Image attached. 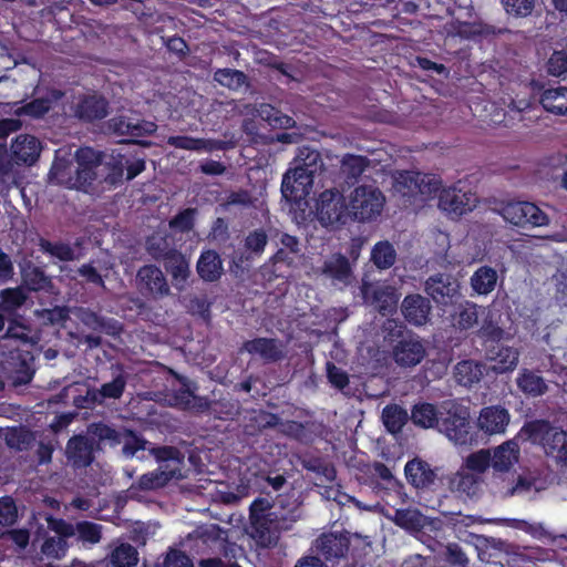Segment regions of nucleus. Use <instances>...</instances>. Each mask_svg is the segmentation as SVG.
<instances>
[{
    "label": "nucleus",
    "instance_id": "obj_1",
    "mask_svg": "<svg viewBox=\"0 0 567 567\" xmlns=\"http://www.w3.org/2000/svg\"><path fill=\"white\" fill-rule=\"evenodd\" d=\"M286 497L278 496L275 502L266 497H257L249 506V518L255 534L264 539L272 529L286 528V522L296 518L298 505L287 508Z\"/></svg>",
    "mask_w": 567,
    "mask_h": 567
},
{
    "label": "nucleus",
    "instance_id": "obj_2",
    "mask_svg": "<svg viewBox=\"0 0 567 567\" xmlns=\"http://www.w3.org/2000/svg\"><path fill=\"white\" fill-rule=\"evenodd\" d=\"M28 295L22 287L6 288L0 291V311L10 319V327L7 328L3 337L19 340L23 344L34 348L39 338L31 336V329L25 323L23 312Z\"/></svg>",
    "mask_w": 567,
    "mask_h": 567
},
{
    "label": "nucleus",
    "instance_id": "obj_3",
    "mask_svg": "<svg viewBox=\"0 0 567 567\" xmlns=\"http://www.w3.org/2000/svg\"><path fill=\"white\" fill-rule=\"evenodd\" d=\"M388 331V339H399L392 348L394 362L402 368H413L420 364L426 355V349L419 336L413 332H405V326L395 320H388L384 324Z\"/></svg>",
    "mask_w": 567,
    "mask_h": 567
},
{
    "label": "nucleus",
    "instance_id": "obj_4",
    "mask_svg": "<svg viewBox=\"0 0 567 567\" xmlns=\"http://www.w3.org/2000/svg\"><path fill=\"white\" fill-rule=\"evenodd\" d=\"M520 432L533 443L540 444L548 456L567 465V432L543 419L526 422Z\"/></svg>",
    "mask_w": 567,
    "mask_h": 567
},
{
    "label": "nucleus",
    "instance_id": "obj_5",
    "mask_svg": "<svg viewBox=\"0 0 567 567\" xmlns=\"http://www.w3.org/2000/svg\"><path fill=\"white\" fill-rule=\"evenodd\" d=\"M384 205L385 196L378 186L359 185L348 198L350 221H373L381 215Z\"/></svg>",
    "mask_w": 567,
    "mask_h": 567
},
{
    "label": "nucleus",
    "instance_id": "obj_6",
    "mask_svg": "<svg viewBox=\"0 0 567 567\" xmlns=\"http://www.w3.org/2000/svg\"><path fill=\"white\" fill-rule=\"evenodd\" d=\"M269 238L264 228L249 231L243 241V247L234 249L230 255V270L236 276L249 272L254 262L260 259L268 245Z\"/></svg>",
    "mask_w": 567,
    "mask_h": 567
},
{
    "label": "nucleus",
    "instance_id": "obj_7",
    "mask_svg": "<svg viewBox=\"0 0 567 567\" xmlns=\"http://www.w3.org/2000/svg\"><path fill=\"white\" fill-rule=\"evenodd\" d=\"M35 357L32 350L11 349L2 352L0 358V371L14 386L29 384L35 373Z\"/></svg>",
    "mask_w": 567,
    "mask_h": 567
},
{
    "label": "nucleus",
    "instance_id": "obj_8",
    "mask_svg": "<svg viewBox=\"0 0 567 567\" xmlns=\"http://www.w3.org/2000/svg\"><path fill=\"white\" fill-rule=\"evenodd\" d=\"M256 421L261 429H271L280 425V431L286 436L303 444L312 443L320 434V425L313 421L299 422L287 420L281 422L280 417L271 412L260 411Z\"/></svg>",
    "mask_w": 567,
    "mask_h": 567
},
{
    "label": "nucleus",
    "instance_id": "obj_9",
    "mask_svg": "<svg viewBox=\"0 0 567 567\" xmlns=\"http://www.w3.org/2000/svg\"><path fill=\"white\" fill-rule=\"evenodd\" d=\"M443 409L444 412H440V422L436 427L451 441L465 444L470 434L468 410L456 402H447Z\"/></svg>",
    "mask_w": 567,
    "mask_h": 567
},
{
    "label": "nucleus",
    "instance_id": "obj_10",
    "mask_svg": "<svg viewBox=\"0 0 567 567\" xmlns=\"http://www.w3.org/2000/svg\"><path fill=\"white\" fill-rule=\"evenodd\" d=\"M316 210L323 226L347 225L350 221L348 200L338 189H326L317 199Z\"/></svg>",
    "mask_w": 567,
    "mask_h": 567
},
{
    "label": "nucleus",
    "instance_id": "obj_11",
    "mask_svg": "<svg viewBox=\"0 0 567 567\" xmlns=\"http://www.w3.org/2000/svg\"><path fill=\"white\" fill-rule=\"evenodd\" d=\"M499 213L507 223L522 228L540 227L548 224V216L530 202L505 203Z\"/></svg>",
    "mask_w": 567,
    "mask_h": 567
},
{
    "label": "nucleus",
    "instance_id": "obj_12",
    "mask_svg": "<svg viewBox=\"0 0 567 567\" xmlns=\"http://www.w3.org/2000/svg\"><path fill=\"white\" fill-rule=\"evenodd\" d=\"M313 183L315 178L308 168L296 166L288 169L281 182L282 197L291 204H300L308 196Z\"/></svg>",
    "mask_w": 567,
    "mask_h": 567
},
{
    "label": "nucleus",
    "instance_id": "obj_13",
    "mask_svg": "<svg viewBox=\"0 0 567 567\" xmlns=\"http://www.w3.org/2000/svg\"><path fill=\"white\" fill-rule=\"evenodd\" d=\"M99 449L100 444L94 437L75 434L66 443L65 456L74 470H82L92 465Z\"/></svg>",
    "mask_w": 567,
    "mask_h": 567
},
{
    "label": "nucleus",
    "instance_id": "obj_14",
    "mask_svg": "<svg viewBox=\"0 0 567 567\" xmlns=\"http://www.w3.org/2000/svg\"><path fill=\"white\" fill-rule=\"evenodd\" d=\"M476 196L457 186L443 188L439 194V208L452 218H458L475 207Z\"/></svg>",
    "mask_w": 567,
    "mask_h": 567
},
{
    "label": "nucleus",
    "instance_id": "obj_15",
    "mask_svg": "<svg viewBox=\"0 0 567 567\" xmlns=\"http://www.w3.org/2000/svg\"><path fill=\"white\" fill-rule=\"evenodd\" d=\"M136 286L145 298L159 299L169 293L167 279L155 265H144L137 270Z\"/></svg>",
    "mask_w": 567,
    "mask_h": 567
},
{
    "label": "nucleus",
    "instance_id": "obj_16",
    "mask_svg": "<svg viewBox=\"0 0 567 567\" xmlns=\"http://www.w3.org/2000/svg\"><path fill=\"white\" fill-rule=\"evenodd\" d=\"M110 103L101 94L80 95L73 106V114L83 123H94L101 121L109 115Z\"/></svg>",
    "mask_w": 567,
    "mask_h": 567
},
{
    "label": "nucleus",
    "instance_id": "obj_17",
    "mask_svg": "<svg viewBox=\"0 0 567 567\" xmlns=\"http://www.w3.org/2000/svg\"><path fill=\"white\" fill-rule=\"evenodd\" d=\"M240 350L265 363H276L285 358V346L277 338L257 337L245 341Z\"/></svg>",
    "mask_w": 567,
    "mask_h": 567
},
{
    "label": "nucleus",
    "instance_id": "obj_18",
    "mask_svg": "<svg viewBox=\"0 0 567 567\" xmlns=\"http://www.w3.org/2000/svg\"><path fill=\"white\" fill-rule=\"evenodd\" d=\"M109 130L117 136L143 137L156 131L154 122L140 120L127 115H116L109 120Z\"/></svg>",
    "mask_w": 567,
    "mask_h": 567
},
{
    "label": "nucleus",
    "instance_id": "obj_19",
    "mask_svg": "<svg viewBox=\"0 0 567 567\" xmlns=\"http://www.w3.org/2000/svg\"><path fill=\"white\" fill-rule=\"evenodd\" d=\"M320 275L331 280V282L340 288H344L352 282L353 270L348 257L341 252L332 254L320 267Z\"/></svg>",
    "mask_w": 567,
    "mask_h": 567
},
{
    "label": "nucleus",
    "instance_id": "obj_20",
    "mask_svg": "<svg viewBox=\"0 0 567 567\" xmlns=\"http://www.w3.org/2000/svg\"><path fill=\"white\" fill-rule=\"evenodd\" d=\"M460 285L456 279L446 274L430 276L425 281L426 293L439 305L447 306L458 293Z\"/></svg>",
    "mask_w": 567,
    "mask_h": 567
},
{
    "label": "nucleus",
    "instance_id": "obj_21",
    "mask_svg": "<svg viewBox=\"0 0 567 567\" xmlns=\"http://www.w3.org/2000/svg\"><path fill=\"white\" fill-rule=\"evenodd\" d=\"M404 475L408 483L416 489L431 488L437 478L436 470L417 456L406 462Z\"/></svg>",
    "mask_w": 567,
    "mask_h": 567
},
{
    "label": "nucleus",
    "instance_id": "obj_22",
    "mask_svg": "<svg viewBox=\"0 0 567 567\" xmlns=\"http://www.w3.org/2000/svg\"><path fill=\"white\" fill-rule=\"evenodd\" d=\"M10 150L18 166H31L39 159L42 145L38 137L20 134L12 140Z\"/></svg>",
    "mask_w": 567,
    "mask_h": 567
},
{
    "label": "nucleus",
    "instance_id": "obj_23",
    "mask_svg": "<svg viewBox=\"0 0 567 567\" xmlns=\"http://www.w3.org/2000/svg\"><path fill=\"white\" fill-rule=\"evenodd\" d=\"M401 312L410 324L423 326L430 319V300L420 293L406 295L401 303Z\"/></svg>",
    "mask_w": 567,
    "mask_h": 567
},
{
    "label": "nucleus",
    "instance_id": "obj_24",
    "mask_svg": "<svg viewBox=\"0 0 567 567\" xmlns=\"http://www.w3.org/2000/svg\"><path fill=\"white\" fill-rule=\"evenodd\" d=\"M509 420L511 415L507 409L501 405H489L481 410L477 425L486 434H502L506 431Z\"/></svg>",
    "mask_w": 567,
    "mask_h": 567
},
{
    "label": "nucleus",
    "instance_id": "obj_25",
    "mask_svg": "<svg viewBox=\"0 0 567 567\" xmlns=\"http://www.w3.org/2000/svg\"><path fill=\"white\" fill-rule=\"evenodd\" d=\"M145 249L156 261H164L178 251L174 236L166 229H157L147 236Z\"/></svg>",
    "mask_w": 567,
    "mask_h": 567
},
{
    "label": "nucleus",
    "instance_id": "obj_26",
    "mask_svg": "<svg viewBox=\"0 0 567 567\" xmlns=\"http://www.w3.org/2000/svg\"><path fill=\"white\" fill-rule=\"evenodd\" d=\"M485 358L494 362L493 370L496 373L513 371L518 364L519 352L516 348L504 346L486 347Z\"/></svg>",
    "mask_w": 567,
    "mask_h": 567
},
{
    "label": "nucleus",
    "instance_id": "obj_27",
    "mask_svg": "<svg viewBox=\"0 0 567 567\" xmlns=\"http://www.w3.org/2000/svg\"><path fill=\"white\" fill-rule=\"evenodd\" d=\"M61 90L53 89L45 96L35 97L16 110L18 116H29L31 118H42L52 109L53 104L63 97Z\"/></svg>",
    "mask_w": 567,
    "mask_h": 567
},
{
    "label": "nucleus",
    "instance_id": "obj_28",
    "mask_svg": "<svg viewBox=\"0 0 567 567\" xmlns=\"http://www.w3.org/2000/svg\"><path fill=\"white\" fill-rule=\"evenodd\" d=\"M317 549L326 560L344 557L350 547V538L344 534H322L317 539Z\"/></svg>",
    "mask_w": 567,
    "mask_h": 567
},
{
    "label": "nucleus",
    "instance_id": "obj_29",
    "mask_svg": "<svg viewBox=\"0 0 567 567\" xmlns=\"http://www.w3.org/2000/svg\"><path fill=\"white\" fill-rule=\"evenodd\" d=\"M196 270L203 281H218L224 274L220 255L214 249H204L197 260Z\"/></svg>",
    "mask_w": 567,
    "mask_h": 567
},
{
    "label": "nucleus",
    "instance_id": "obj_30",
    "mask_svg": "<svg viewBox=\"0 0 567 567\" xmlns=\"http://www.w3.org/2000/svg\"><path fill=\"white\" fill-rule=\"evenodd\" d=\"M519 446L515 440H508L496 449L492 454V467L496 472H507L518 462Z\"/></svg>",
    "mask_w": 567,
    "mask_h": 567
},
{
    "label": "nucleus",
    "instance_id": "obj_31",
    "mask_svg": "<svg viewBox=\"0 0 567 567\" xmlns=\"http://www.w3.org/2000/svg\"><path fill=\"white\" fill-rule=\"evenodd\" d=\"M126 388V378L122 373L116 375L111 382L101 385L99 390H87L85 399L92 403H103L106 399H120Z\"/></svg>",
    "mask_w": 567,
    "mask_h": 567
},
{
    "label": "nucleus",
    "instance_id": "obj_32",
    "mask_svg": "<svg viewBox=\"0 0 567 567\" xmlns=\"http://www.w3.org/2000/svg\"><path fill=\"white\" fill-rule=\"evenodd\" d=\"M21 277L23 285L30 291H50L53 287L52 280L45 271L32 262H28L22 268Z\"/></svg>",
    "mask_w": 567,
    "mask_h": 567
},
{
    "label": "nucleus",
    "instance_id": "obj_33",
    "mask_svg": "<svg viewBox=\"0 0 567 567\" xmlns=\"http://www.w3.org/2000/svg\"><path fill=\"white\" fill-rule=\"evenodd\" d=\"M412 423L420 429H434L440 422V411L429 402L415 403L410 414Z\"/></svg>",
    "mask_w": 567,
    "mask_h": 567
},
{
    "label": "nucleus",
    "instance_id": "obj_34",
    "mask_svg": "<svg viewBox=\"0 0 567 567\" xmlns=\"http://www.w3.org/2000/svg\"><path fill=\"white\" fill-rule=\"evenodd\" d=\"M178 386L173 389L171 400L175 406L183 410L197 409L200 403H204L203 398L196 396L193 389L189 386V382L185 377L176 374Z\"/></svg>",
    "mask_w": 567,
    "mask_h": 567
},
{
    "label": "nucleus",
    "instance_id": "obj_35",
    "mask_svg": "<svg viewBox=\"0 0 567 567\" xmlns=\"http://www.w3.org/2000/svg\"><path fill=\"white\" fill-rule=\"evenodd\" d=\"M484 374V365L474 360H462L454 368V377L458 384L471 388L478 383Z\"/></svg>",
    "mask_w": 567,
    "mask_h": 567
},
{
    "label": "nucleus",
    "instance_id": "obj_36",
    "mask_svg": "<svg viewBox=\"0 0 567 567\" xmlns=\"http://www.w3.org/2000/svg\"><path fill=\"white\" fill-rule=\"evenodd\" d=\"M540 104L550 113L567 115V87L556 86L544 90L540 95Z\"/></svg>",
    "mask_w": 567,
    "mask_h": 567
},
{
    "label": "nucleus",
    "instance_id": "obj_37",
    "mask_svg": "<svg viewBox=\"0 0 567 567\" xmlns=\"http://www.w3.org/2000/svg\"><path fill=\"white\" fill-rule=\"evenodd\" d=\"M382 422L386 431L393 435L400 433L411 420L408 411L399 404H388L382 410Z\"/></svg>",
    "mask_w": 567,
    "mask_h": 567
},
{
    "label": "nucleus",
    "instance_id": "obj_38",
    "mask_svg": "<svg viewBox=\"0 0 567 567\" xmlns=\"http://www.w3.org/2000/svg\"><path fill=\"white\" fill-rule=\"evenodd\" d=\"M163 262L166 271L172 276L174 285L183 287L190 274L189 262L186 257L178 250Z\"/></svg>",
    "mask_w": 567,
    "mask_h": 567
},
{
    "label": "nucleus",
    "instance_id": "obj_39",
    "mask_svg": "<svg viewBox=\"0 0 567 567\" xmlns=\"http://www.w3.org/2000/svg\"><path fill=\"white\" fill-rule=\"evenodd\" d=\"M497 272L491 266H481L471 277V286L478 295L491 293L497 284Z\"/></svg>",
    "mask_w": 567,
    "mask_h": 567
},
{
    "label": "nucleus",
    "instance_id": "obj_40",
    "mask_svg": "<svg viewBox=\"0 0 567 567\" xmlns=\"http://www.w3.org/2000/svg\"><path fill=\"white\" fill-rule=\"evenodd\" d=\"M516 383L523 393L532 396L542 395L548 390L544 378L528 369H523L519 372Z\"/></svg>",
    "mask_w": 567,
    "mask_h": 567
},
{
    "label": "nucleus",
    "instance_id": "obj_41",
    "mask_svg": "<svg viewBox=\"0 0 567 567\" xmlns=\"http://www.w3.org/2000/svg\"><path fill=\"white\" fill-rule=\"evenodd\" d=\"M370 166V159L363 155L346 154L341 159V171L348 182L355 183Z\"/></svg>",
    "mask_w": 567,
    "mask_h": 567
},
{
    "label": "nucleus",
    "instance_id": "obj_42",
    "mask_svg": "<svg viewBox=\"0 0 567 567\" xmlns=\"http://www.w3.org/2000/svg\"><path fill=\"white\" fill-rule=\"evenodd\" d=\"M420 182L422 183L421 173L403 171L395 177L394 189L403 197H416L420 193Z\"/></svg>",
    "mask_w": 567,
    "mask_h": 567
},
{
    "label": "nucleus",
    "instance_id": "obj_43",
    "mask_svg": "<svg viewBox=\"0 0 567 567\" xmlns=\"http://www.w3.org/2000/svg\"><path fill=\"white\" fill-rule=\"evenodd\" d=\"M38 246L43 254H47L60 261H72L75 259V251L70 244L63 241L52 243L43 237L39 238Z\"/></svg>",
    "mask_w": 567,
    "mask_h": 567
},
{
    "label": "nucleus",
    "instance_id": "obj_44",
    "mask_svg": "<svg viewBox=\"0 0 567 567\" xmlns=\"http://www.w3.org/2000/svg\"><path fill=\"white\" fill-rule=\"evenodd\" d=\"M110 560L114 567H134L138 563V551L131 544L122 543L112 550Z\"/></svg>",
    "mask_w": 567,
    "mask_h": 567
},
{
    "label": "nucleus",
    "instance_id": "obj_45",
    "mask_svg": "<svg viewBox=\"0 0 567 567\" xmlns=\"http://www.w3.org/2000/svg\"><path fill=\"white\" fill-rule=\"evenodd\" d=\"M396 259V252L389 241H379L371 251V260L379 269L392 267Z\"/></svg>",
    "mask_w": 567,
    "mask_h": 567
},
{
    "label": "nucleus",
    "instance_id": "obj_46",
    "mask_svg": "<svg viewBox=\"0 0 567 567\" xmlns=\"http://www.w3.org/2000/svg\"><path fill=\"white\" fill-rule=\"evenodd\" d=\"M214 80L230 90H238L246 84L247 75L243 71L225 68L214 73Z\"/></svg>",
    "mask_w": 567,
    "mask_h": 567
},
{
    "label": "nucleus",
    "instance_id": "obj_47",
    "mask_svg": "<svg viewBox=\"0 0 567 567\" xmlns=\"http://www.w3.org/2000/svg\"><path fill=\"white\" fill-rule=\"evenodd\" d=\"M198 410H209L220 420L233 419L238 413L237 405L234 402L224 399L212 402L204 400V403L198 405Z\"/></svg>",
    "mask_w": 567,
    "mask_h": 567
},
{
    "label": "nucleus",
    "instance_id": "obj_48",
    "mask_svg": "<svg viewBox=\"0 0 567 567\" xmlns=\"http://www.w3.org/2000/svg\"><path fill=\"white\" fill-rule=\"evenodd\" d=\"M102 529V525L90 520H81L75 524V534L79 540L91 545L100 543Z\"/></svg>",
    "mask_w": 567,
    "mask_h": 567
},
{
    "label": "nucleus",
    "instance_id": "obj_49",
    "mask_svg": "<svg viewBox=\"0 0 567 567\" xmlns=\"http://www.w3.org/2000/svg\"><path fill=\"white\" fill-rule=\"evenodd\" d=\"M303 467L319 476H322L327 483H332L337 477L334 466L326 460L313 456L303 462Z\"/></svg>",
    "mask_w": 567,
    "mask_h": 567
},
{
    "label": "nucleus",
    "instance_id": "obj_50",
    "mask_svg": "<svg viewBox=\"0 0 567 567\" xmlns=\"http://www.w3.org/2000/svg\"><path fill=\"white\" fill-rule=\"evenodd\" d=\"M373 303L382 316H388L396 310L398 298L392 291L379 289L373 293Z\"/></svg>",
    "mask_w": 567,
    "mask_h": 567
},
{
    "label": "nucleus",
    "instance_id": "obj_51",
    "mask_svg": "<svg viewBox=\"0 0 567 567\" xmlns=\"http://www.w3.org/2000/svg\"><path fill=\"white\" fill-rule=\"evenodd\" d=\"M196 209L185 208L175 215L169 221L168 226L172 230L178 233H188L194 228L195 225Z\"/></svg>",
    "mask_w": 567,
    "mask_h": 567
},
{
    "label": "nucleus",
    "instance_id": "obj_52",
    "mask_svg": "<svg viewBox=\"0 0 567 567\" xmlns=\"http://www.w3.org/2000/svg\"><path fill=\"white\" fill-rule=\"evenodd\" d=\"M208 143L209 142L207 140L187 135H176L168 138V144L171 146L187 151L212 150V147H208Z\"/></svg>",
    "mask_w": 567,
    "mask_h": 567
},
{
    "label": "nucleus",
    "instance_id": "obj_53",
    "mask_svg": "<svg viewBox=\"0 0 567 567\" xmlns=\"http://www.w3.org/2000/svg\"><path fill=\"white\" fill-rule=\"evenodd\" d=\"M68 547L65 539L50 536L44 539L41 546V553L48 558L61 559L65 556Z\"/></svg>",
    "mask_w": 567,
    "mask_h": 567
},
{
    "label": "nucleus",
    "instance_id": "obj_54",
    "mask_svg": "<svg viewBox=\"0 0 567 567\" xmlns=\"http://www.w3.org/2000/svg\"><path fill=\"white\" fill-rule=\"evenodd\" d=\"M169 476L163 471H153L143 474L137 481V487L142 491H153L166 485Z\"/></svg>",
    "mask_w": 567,
    "mask_h": 567
},
{
    "label": "nucleus",
    "instance_id": "obj_55",
    "mask_svg": "<svg viewBox=\"0 0 567 567\" xmlns=\"http://www.w3.org/2000/svg\"><path fill=\"white\" fill-rule=\"evenodd\" d=\"M547 73L556 78L567 75V52L564 50L554 51L546 63Z\"/></svg>",
    "mask_w": 567,
    "mask_h": 567
},
{
    "label": "nucleus",
    "instance_id": "obj_56",
    "mask_svg": "<svg viewBox=\"0 0 567 567\" xmlns=\"http://www.w3.org/2000/svg\"><path fill=\"white\" fill-rule=\"evenodd\" d=\"M505 11L516 18H525L532 14L535 0H502Z\"/></svg>",
    "mask_w": 567,
    "mask_h": 567
},
{
    "label": "nucleus",
    "instance_id": "obj_57",
    "mask_svg": "<svg viewBox=\"0 0 567 567\" xmlns=\"http://www.w3.org/2000/svg\"><path fill=\"white\" fill-rule=\"evenodd\" d=\"M96 178V168L91 166H76L74 176L70 177L72 186L76 189L90 187Z\"/></svg>",
    "mask_w": 567,
    "mask_h": 567
},
{
    "label": "nucleus",
    "instance_id": "obj_58",
    "mask_svg": "<svg viewBox=\"0 0 567 567\" xmlns=\"http://www.w3.org/2000/svg\"><path fill=\"white\" fill-rule=\"evenodd\" d=\"M18 520V508L10 496L0 498V526L9 527Z\"/></svg>",
    "mask_w": 567,
    "mask_h": 567
},
{
    "label": "nucleus",
    "instance_id": "obj_59",
    "mask_svg": "<svg viewBox=\"0 0 567 567\" xmlns=\"http://www.w3.org/2000/svg\"><path fill=\"white\" fill-rule=\"evenodd\" d=\"M466 465L470 470L477 473H484L489 466H492V453L489 450H480L472 453L466 458Z\"/></svg>",
    "mask_w": 567,
    "mask_h": 567
},
{
    "label": "nucleus",
    "instance_id": "obj_60",
    "mask_svg": "<svg viewBox=\"0 0 567 567\" xmlns=\"http://www.w3.org/2000/svg\"><path fill=\"white\" fill-rule=\"evenodd\" d=\"M480 334L484 340V350L486 351V347L502 344L505 331L497 324L488 322L483 324V327L480 330Z\"/></svg>",
    "mask_w": 567,
    "mask_h": 567
},
{
    "label": "nucleus",
    "instance_id": "obj_61",
    "mask_svg": "<svg viewBox=\"0 0 567 567\" xmlns=\"http://www.w3.org/2000/svg\"><path fill=\"white\" fill-rule=\"evenodd\" d=\"M394 520L396 525L408 529H417L421 527V516L417 511L396 509Z\"/></svg>",
    "mask_w": 567,
    "mask_h": 567
},
{
    "label": "nucleus",
    "instance_id": "obj_62",
    "mask_svg": "<svg viewBox=\"0 0 567 567\" xmlns=\"http://www.w3.org/2000/svg\"><path fill=\"white\" fill-rule=\"evenodd\" d=\"M477 310L474 305H467L460 309L455 316L456 324L460 329H471L477 323Z\"/></svg>",
    "mask_w": 567,
    "mask_h": 567
},
{
    "label": "nucleus",
    "instance_id": "obj_63",
    "mask_svg": "<svg viewBox=\"0 0 567 567\" xmlns=\"http://www.w3.org/2000/svg\"><path fill=\"white\" fill-rule=\"evenodd\" d=\"M328 381L338 390H343L349 385V375L341 368L332 362H327Z\"/></svg>",
    "mask_w": 567,
    "mask_h": 567
},
{
    "label": "nucleus",
    "instance_id": "obj_64",
    "mask_svg": "<svg viewBox=\"0 0 567 567\" xmlns=\"http://www.w3.org/2000/svg\"><path fill=\"white\" fill-rule=\"evenodd\" d=\"M164 567H194V565L183 550L171 548L165 557Z\"/></svg>",
    "mask_w": 567,
    "mask_h": 567
}]
</instances>
